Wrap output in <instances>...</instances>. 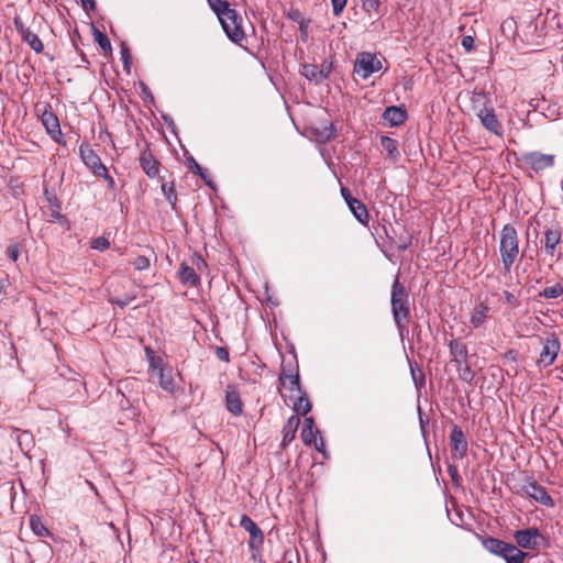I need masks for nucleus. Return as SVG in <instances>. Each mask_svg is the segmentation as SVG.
Masks as SVG:
<instances>
[{
	"label": "nucleus",
	"mask_w": 563,
	"mask_h": 563,
	"mask_svg": "<svg viewBox=\"0 0 563 563\" xmlns=\"http://www.w3.org/2000/svg\"><path fill=\"white\" fill-rule=\"evenodd\" d=\"M499 254L505 273H510L519 255V236L516 228L507 223L499 234Z\"/></svg>",
	"instance_id": "nucleus-1"
},
{
	"label": "nucleus",
	"mask_w": 563,
	"mask_h": 563,
	"mask_svg": "<svg viewBox=\"0 0 563 563\" xmlns=\"http://www.w3.org/2000/svg\"><path fill=\"white\" fill-rule=\"evenodd\" d=\"M482 545L490 554L504 559L506 563H523L529 558V553L520 550L516 544L497 538L486 537L482 540Z\"/></svg>",
	"instance_id": "nucleus-2"
},
{
	"label": "nucleus",
	"mask_w": 563,
	"mask_h": 563,
	"mask_svg": "<svg viewBox=\"0 0 563 563\" xmlns=\"http://www.w3.org/2000/svg\"><path fill=\"white\" fill-rule=\"evenodd\" d=\"M391 310L398 331L402 334L406 329V322L409 319L410 309L408 292L398 277L395 278L391 287Z\"/></svg>",
	"instance_id": "nucleus-3"
},
{
	"label": "nucleus",
	"mask_w": 563,
	"mask_h": 563,
	"mask_svg": "<svg viewBox=\"0 0 563 563\" xmlns=\"http://www.w3.org/2000/svg\"><path fill=\"white\" fill-rule=\"evenodd\" d=\"M514 540L520 550L538 551L547 543L545 537L536 527L516 530Z\"/></svg>",
	"instance_id": "nucleus-4"
},
{
	"label": "nucleus",
	"mask_w": 563,
	"mask_h": 563,
	"mask_svg": "<svg viewBox=\"0 0 563 563\" xmlns=\"http://www.w3.org/2000/svg\"><path fill=\"white\" fill-rule=\"evenodd\" d=\"M542 345L537 365L539 367H548L554 363L561 349V343L556 334L549 333L540 339Z\"/></svg>",
	"instance_id": "nucleus-5"
},
{
	"label": "nucleus",
	"mask_w": 563,
	"mask_h": 563,
	"mask_svg": "<svg viewBox=\"0 0 563 563\" xmlns=\"http://www.w3.org/2000/svg\"><path fill=\"white\" fill-rule=\"evenodd\" d=\"M474 111L479 119L482 125L490 133L501 137L504 135V126L498 120L494 108L483 104L481 107L474 104Z\"/></svg>",
	"instance_id": "nucleus-6"
},
{
	"label": "nucleus",
	"mask_w": 563,
	"mask_h": 563,
	"mask_svg": "<svg viewBox=\"0 0 563 563\" xmlns=\"http://www.w3.org/2000/svg\"><path fill=\"white\" fill-rule=\"evenodd\" d=\"M521 162L533 172L540 173L554 166L555 156L539 151H532L523 153L521 155Z\"/></svg>",
	"instance_id": "nucleus-7"
},
{
	"label": "nucleus",
	"mask_w": 563,
	"mask_h": 563,
	"mask_svg": "<svg viewBox=\"0 0 563 563\" xmlns=\"http://www.w3.org/2000/svg\"><path fill=\"white\" fill-rule=\"evenodd\" d=\"M223 31L228 37L240 44L245 38V33L242 27V18L235 10H232L228 15L220 20Z\"/></svg>",
	"instance_id": "nucleus-8"
},
{
	"label": "nucleus",
	"mask_w": 563,
	"mask_h": 563,
	"mask_svg": "<svg viewBox=\"0 0 563 563\" xmlns=\"http://www.w3.org/2000/svg\"><path fill=\"white\" fill-rule=\"evenodd\" d=\"M382 68V63L376 55L367 52L360 53L354 63V73L363 79L368 78L372 74Z\"/></svg>",
	"instance_id": "nucleus-9"
},
{
	"label": "nucleus",
	"mask_w": 563,
	"mask_h": 563,
	"mask_svg": "<svg viewBox=\"0 0 563 563\" xmlns=\"http://www.w3.org/2000/svg\"><path fill=\"white\" fill-rule=\"evenodd\" d=\"M521 492L543 506H554V500L547 492L545 487L539 485L534 481H529L526 484H523L521 486Z\"/></svg>",
	"instance_id": "nucleus-10"
},
{
	"label": "nucleus",
	"mask_w": 563,
	"mask_h": 563,
	"mask_svg": "<svg viewBox=\"0 0 563 563\" xmlns=\"http://www.w3.org/2000/svg\"><path fill=\"white\" fill-rule=\"evenodd\" d=\"M79 155L87 168L96 176L106 167L96 151L87 143L79 145Z\"/></svg>",
	"instance_id": "nucleus-11"
},
{
	"label": "nucleus",
	"mask_w": 563,
	"mask_h": 563,
	"mask_svg": "<svg viewBox=\"0 0 563 563\" xmlns=\"http://www.w3.org/2000/svg\"><path fill=\"white\" fill-rule=\"evenodd\" d=\"M240 526L250 533L249 547L251 550H260L264 543V533L260 527L247 515H243Z\"/></svg>",
	"instance_id": "nucleus-12"
},
{
	"label": "nucleus",
	"mask_w": 563,
	"mask_h": 563,
	"mask_svg": "<svg viewBox=\"0 0 563 563\" xmlns=\"http://www.w3.org/2000/svg\"><path fill=\"white\" fill-rule=\"evenodd\" d=\"M41 121L47 134L51 135L53 140L57 141L62 136L59 120L48 103L44 107L41 114Z\"/></svg>",
	"instance_id": "nucleus-13"
},
{
	"label": "nucleus",
	"mask_w": 563,
	"mask_h": 563,
	"mask_svg": "<svg viewBox=\"0 0 563 563\" xmlns=\"http://www.w3.org/2000/svg\"><path fill=\"white\" fill-rule=\"evenodd\" d=\"M332 65L330 63L323 62L320 66L314 64H305L302 65L301 74L310 81H314L319 84L328 78L331 73Z\"/></svg>",
	"instance_id": "nucleus-14"
},
{
	"label": "nucleus",
	"mask_w": 563,
	"mask_h": 563,
	"mask_svg": "<svg viewBox=\"0 0 563 563\" xmlns=\"http://www.w3.org/2000/svg\"><path fill=\"white\" fill-rule=\"evenodd\" d=\"M450 446L455 457L463 459L467 453V440L463 430L454 426L450 433Z\"/></svg>",
	"instance_id": "nucleus-15"
},
{
	"label": "nucleus",
	"mask_w": 563,
	"mask_h": 563,
	"mask_svg": "<svg viewBox=\"0 0 563 563\" xmlns=\"http://www.w3.org/2000/svg\"><path fill=\"white\" fill-rule=\"evenodd\" d=\"M14 26L16 31L21 34L22 40L30 45V47L36 52L42 53L44 49V44L41 41V38L32 32L29 27H26L21 19L15 18L14 19Z\"/></svg>",
	"instance_id": "nucleus-16"
},
{
	"label": "nucleus",
	"mask_w": 563,
	"mask_h": 563,
	"mask_svg": "<svg viewBox=\"0 0 563 563\" xmlns=\"http://www.w3.org/2000/svg\"><path fill=\"white\" fill-rule=\"evenodd\" d=\"M140 165L150 178L156 177L159 173V162L155 158L148 146L141 153Z\"/></svg>",
	"instance_id": "nucleus-17"
},
{
	"label": "nucleus",
	"mask_w": 563,
	"mask_h": 563,
	"mask_svg": "<svg viewBox=\"0 0 563 563\" xmlns=\"http://www.w3.org/2000/svg\"><path fill=\"white\" fill-rule=\"evenodd\" d=\"M225 405L228 411L233 416H240L243 412V402L240 393L235 386L229 385L225 391Z\"/></svg>",
	"instance_id": "nucleus-18"
},
{
	"label": "nucleus",
	"mask_w": 563,
	"mask_h": 563,
	"mask_svg": "<svg viewBox=\"0 0 563 563\" xmlns=\"http://www.w3.org/2000/svg\"><path fill=\"white\" fill-rule=\"evenodd\" d=\"M562 230L559 225L549 228L544 232V251L548 255L553 256L556 246L560 244Z\"/></svg>",
	"instance_id": "nucleus-19"
},
{
	"label": "nucleus",
	"mask_w": 563,
	"mask_h": 563,
	"mask_svg": "<svg viewBox=\"0 0 563 563\" xmlns=\"http://www.w3.org/2000/svg\"><path fill=\"white\" fill-rule=\"evenodd\" d=\"M490 307L486 301H479L474 306L470 322L474 329L481 328L489 317Z\"/></svg>",
	"instance_id": "nucleus-20"
},
{
	"label": "nucleus",
	"mask_w": 563,
	"mask_h": 563,
	"mask_svg": "<svg viewBox=\"0 0 563 563\" xmlns=\"http://www.w3.org/2000/svg\"><path fill=\"white\" fill-rule=\"evenodd\" d=\"M299 424L300 418L297 415H292L288 418L283 428V439L280 442L282 449H286L295 439Z\"/></svg>",
	"instance_id": "nucleus-21"
},
{
	"label": "nucleus",
	"mask_w": 563,
	"mask_h": 563,
	"mask_svg": "<svg viewBox=\"0 0 563 563\" xmlns=\"http://www.w3.org/2000/svg\"><path fill=\"white\" fill-rule=\"evenodd\" d=\"M451 361L455 364L463 365L467 361L468 350L464 342L460 340H451L449 343Z\"/></svg>",
	"instance_id": "nucleus-22"
},
{
	"label": "nucleus",
	"mask_w": 563,
	"mask_h": 563,
	"mask_svg": "<svg viewBox=\"0 0 563 563\" xmlns=\"http://www.w3.org/2000/svg\"><path fill=\"white\" fill-rule=\"evenodd\" d=\"M383 119L390 125V126H399L407 120V112L406 110L399 108V107H388L383 113Z\"/></svg>",
	"instance_id": "nucleus-23"
},
{
	"label": "nucleus",
	"mask_w": 563,
	"mask_h": 563,
	"mask_svg": "<svg viewBox=\"0 0 563 563\" xmlns=\"http://www.w3.org/2000/svg\"><path fill=\"white\" fill-rule=\"evenodd\" d=\"M179 279L181 284L196 287L199 285L200 278L197 275L194 267L187 265L185 262L180 264L179 271H178Z\"/></svg>",
	"instance_id": "nucleus-24"
},
{
	"label": "nucleus",
	"mask_w": 563,
	"mask_h": 563,
	"mask_svg": "<svg viewBox=\"0 0 563 563\" xmlns=\"http://www.w3.org/2000/svg\"><path fill=\"white\" fill-rule=\"evenodd\" d=\"M159 386L167 393L173 394L176 390V383L170 367L161 366L158 368Z\"/></svg>",
	"instance_id": "nucleus-25"
},
{
	"label": "nucleus",
	"mask_w": 563,
	"mask_h": 563,
	"mask_svg": "<svg viewBox=\"0 0 563 563\" xmlns=\"http://www.w3.org/2000/svg\"><path fill=\"white\" fill-rule=\"evenodd\" d=\"M353 216L364 225L368 224L369 213L366 206L360 201L358 199L352 200L351 203L347 205Z\"/></svg>",
	"instance_id": "nucleus-26"
},
{
	"label": "nucleus",
	"mask_w": 563,
	"mask_h": 563,
	"mask_svg": "<svg viewBox=\"0 0 563 563\" xmlns=\"http://www.w3.org/2000/svg\"><path fill=\"white\" fill-rule=\"evenodd\" d=\"M279 382L284 387L288 388L290 391L297 393V394L301 393L300 379H299L298 373L286 374L285 369H284L279 376Z\"/></svg>",
	"instance_id": "nucleus-27"
},
{
	"label": "nucleus",
	"mask_w": 563,
	"mask_h": 563,
	"mask_svg": "<svg viewBox=\"0 0 563 563\" xmlns=\"http://www.w3.org/2000/svg\"><path fill=\"white\" fill-rule=\"evenodd\" d=\"M292 408L298 417L299 415L306 416L311 410V402L306 393L301 390L300 394H297V399L294 401Z\"/></svg>",
	"instance_id": "nucleus-28"
},
{
	"label": "nucleus",
	"mask_w": 563,
	"mask_h": 563,
	"mask_svg": "<svg viewBox=\"0 0 563 563\" xmlns=\"http://www.w3.org/2000/svg\"><path fill=\"white\" fill-rule=\"evenodd\" d=\"M380 145L387 153L388 157L396 161L399 157L398 142L389 136L380 137Z\"/></svg>",
	"instance_id": "nucleus-29"
},
{
	"label": "nucleus",
	"mask_w": 563,
	"mask_h": 563,
	"mask_svg": "<svg viewBox=\"0 0 563 563\" xmlns=\"http://www.w3.org/2000/svg\"><path fill=\"white\" fill-rule=\"evenodd\" d=\"M208 3L211 10L217 14L219 21L233 10L230 8L229 2L224 0H208Z\"/></svg>",
	"instance_id": "nucleus-30"
},
{
	"label": "nucleus",
	"mask_w": 563,
	"mask_h": 563,
	"mask_svg": "<svg viewBox=\"0 0 563 563\" xmlns=\"http://www.w3.org/2000/svg\"><path fill=\"white\" fill-rule=\"evenodd\" d=\"M563 295V285L556 283L555 285L548 286L539 292V296L544 299H556Z\"/></svg>",
	"instance_id": "nucleus-31"
},
{
	"label": "nucleus",
	"mask_w": 563,
	"mask_h": 563,
	"mask_svg": "<svg viewBox=\"0 0 563 563\" xmlns=\"http://www.w3.org/2000/svg\"><path fill=\"white\" fill-rule=\"evenodd\" d=\"M30 527L32 531L38 537H46L49 534L48 529L43 523L42 519L37 516L30 517Z\"/></svg>",
	"instance_id": "nucleus-32"
},
{
	"label": "nucleus",
	"mask_w": 563,
	"mask_h": 563,
	"mask_svg": "<svg viewBox=\"0 0 563 563\" xmlns=\"http://www.w3.org/2000/svg\"><path fill=\"white\" fill-rule=\"evenodd\" d=\"M300 437L306 445H312L317 444V439L321 435L319 430H314L312 428H302Z\"/></svg>",
	"instance_id": "nucleus-33"
},
{
	"label": "nucleus",
	"mask_w": 563,
	"mask_h": 563,
	"mask_svg": "<svg viewBox=\"0 0 563 563\" xmlns=\"http://www.w3.org/2000/svg\"><path fill=\"white\" fill-rule=\"evenodd\" d=\"M162 191L166 199L168 200V202L172 205L173 209H175L177 202V194L175 190L174 183L162 184Z\"/></svg>",
	"instance_id": "nucleus-34"
},
{
	"label": "nucleus",
	"mask_w": 563,
	"mask_h": 563,
	"mask_svg": "<svg viewBox=\"0 0 563 563\" xmlns=\"http://www.w3.org/2000/svg\"><path fill=\"white\" fill-rule=\"evenodd\" d=\"M456 371L460 379H462L463 382L471 383L475 377V373L467 364V361L463 365L456 364Z\"/></svg>",
	"instance_id": "nucleus-35"
},
{
	"label": "nucleus",
	"mask_w": 563,
	"mask_h": 563,
	"mask_svg": "<svg viewBox=\"0 0 563 563\" xmlns=\"http://www.w3.org/2000/svg\"><path fill=\"white\" fill-rule=\"evenodd\" d=\"M410 372H411L412 380H413L416 387L417 388L423 387L424 383H426V377H424L422 369L420 367H418L417 364H415V365L410 364Z\"/></svg>",
	"instance_id": "nucleus-36"
},
{
	"label": "nucleus",
	"mask_w": 563,
	"mask_h": 563,
	"mask_svg": "<svg viewBox=\"0 0 563 563\" xmlns=\"http://www.w3.org/2000/svg\"><path fill=\"white\" fill-rule=\"evenodd\" d=\"M95 36H96V42L98 43L100 48L103 51V53H106V54L110 53L111 44H110L109 37L104 33L100 32L99 30H95Z\"/></svg>",
	"instance_id": "nucleus-37"
},
{
	"label": "nucleus",
	"mask_w": 563,
	"mask_h": 563,
	"mask_svg": "<svg viewBox=\"0 0 563 563\" xmlns=\"http://www.w3.org/2000/svg\"><path fill=\"white\" fill-rule=\"evenodd\" d=\"M91 249L103 252L110 247V242L104 236H98L91 240Z\"/></svg>",
	"instance_id": "nucleus-38"
},
{
	"label": "nucleus",
	"mask_w": 563,
	"mask_h": 563,
	"mask_svg": "<svg viewBox=\"0 0 563 563\" xmlns=\"http://www.w3.org/2000/svg\"><path fill=\"white\" fill-rule=\"evenodd\" d=\"M136 271H145L150 267V258L145 255H137L132 262Z\"/></svg>",
	"instance_id": "nucleus-39"
},
{
	"label": "nucleus",
	"mask_w": 563,
	"mask_h": 563,
	"mask_svg": "<svg viewBox=\"0 0 563 563\" xmlns=\"http://www.w3.org/2000/svg\"><path fill=\"white\" fill-rule=\"evenodd\" d=\"M362 8L367 13H378L380 1L379 0H361Z\"/></svg>",
	"instance_id": "nucleus-40"
},
{
	"label": "nucleus",
	"mask_w": 563,
	"mask_h": 563,
	"mask_svg": "<svg viewBox=\"0 0 563 563\" xmlns=\"http://www.w3.org/2000/svg\"><path fill=\"white\" fill-rule=\"evenodd\" d=\"M332 4L333 14L340 16L346 5L347 0H330Z\"/></svg>",
	"instance_id": "nucleus-41"
},
{
	"label": "nucleus",
	"mask_w": 563,
	"mask_h": 563,
	"mask_svg": "<svg viewBox=\"0 0 563 563\" xmlns=\"http://www.w3.org/2000/svg\"><path fill=\"white\" fill-rule=\"evenodd\" d=\"M96 176H97V177H101V178H103V179L107 181L108 187H109L110 189H112V190H114V189H115V181H114L113 177H112V176H110V174H109V172H108L107 167H104V168H103V170H100V175H96Z\"/></svg>",
	"instance_id": "nucleus-42"
},
{
	"label": "nucleus",
	"mask_w": 563,
	"mask_h": 563,
	"mask_svg": "<svg viewBox=\"0 0 563 563\" xmlns=\"http://www.w3.org/2000/svg\"><path fill=\"white\" fill-rule=\"evenodd\" d=\"M7 253L13 262H16L20 255L19 245L16 243L10 244L7 249Z\"/></svg>",
	"instance_id": "nucleus-43"
},
{
	"label": "nucleus",
	"mask_w": 563,
	"mask_h": 563,
	"mask_svg": "<svg viewBox=\"0 0 563 563\" xmlns=\"http://www.w3.org/2000/svg\"><path fill=\"white\" fill-rule=\"evenodd\" d=\"M461 44L466 52H471L474 48V37L465 35L463 36Z\"/></svg>",
	"instance_id": "nucleus-44"
},
{
	"label": "nucleus",
	"mask_w": 563,
	"mask_h": 563,
	"mask_svg": "<svg viewBox=\"0 0 563 563\" xmlns=\"http://www.w3.org/2000/svg\"><path fill=\"white\" fill-rule=\"evenodd\" d=\"M216 355L222 362H229L230 361L229 352H228V350L225 347H218L217 351H216Z\"/></svg>",
	"instance_id": "nucleus-45"
},
{
	"label": "nucleus",
	"mask_w": 563,
	"mask_h": 563,
	"mask_svg": "<svg viewBox=\"0 0 563 563\" xmlns=\"http://www.w3.org/2000/svg\"><path fill=\"white\" fill-rule=\"evenodd\" d=\"M341 195L342 197L344 198L345 202L349 205L352 202V200H355L356 198H354L352 195H351V191L345 188V187H342L341 188Z\"/></svg>",
	"instance_id": "nucleus-46"
},
{
	"label": "nucleus",
	"mask_w": 563,
	"mask_h": 563,
	"mask_svg": "<svg viewBox=\"0 0 563 563\" xmlns=\"http://www.w3.org/2000/svg\"><path fill=\"white\" fill-rule=\"evenodd\" d=\"M504 296L508 303L514 305V306H516L518 303L517 297L512 292L505 290Z\"/></svg>",
	"instance_id": "nucleus-47"
},
{
	"label": "nucleus",
	"mask_w": 563,
	"mask_h": 563,
	"mask_svg": "<svg viewBox=\"0 0 563 563\" xmlns=\"http://www.w3.org/2000/svg\"><path fill=\"white\" fill-rule=\"evenodd\" d=\"M312 445L316 448V450H318L319 452H321V453L325 454V451H324V441H323V439H322L321 437H319V438L317 439V444H312Z\"/></svg>",
	"instance_id": "nucleus-48"
},
{
	"label": "nucleus",
	"mask_w": 563,
	"mask_h": 563,
	"mask_svg": "<svg viewBox=\"0 0 563 563\" xmlns=\"http://www.w3.org/2000/svg\"><path fill=\"white\" fill-rule=\"evenodd\" d=\"M192 264H196L198 268H200V265L207 266L205 260L199 255H195L192 257Z\"/></svg>",
	"instance_id": "nucleus-49"
},
{
	"label": "nucleus",
	"mask_w": 563,
	"mask_h": 563,
	"mask_svg": "<svg viewBox=\"0 0 563 563\" xmlns=\"http://www.w3.org/2000/svg\"><path fill=\"white\" fill-rule=\"evenodd\" d=\"M191 169H192V172L203 176L201 166L196 161H194V159H192V167H191Z\"/></svg>",
	"instance_id": "nucleus-50"
},
{
	"label": "nucleus",
	"mask_w": 563,
	"mask_h": 563,
	"mask_svg": "<svg viewBox=\"0 0 563 563\" xmlns=\"http://www.w3.org/2000/svg\"><path fill=\"white\" fill-rule=\"evenodd\" d=\"M303 428H312V429H314L313 418H311V417L305 418Z\"/></svg>",
	"instance_id": "nucleus-51"
},
{
	"label": "nucleus",
	"mask_w": 563,
	"mask_h": 563,
	"mask_svg": "<svg viewBox=\"0 0 563 563\" xmlns=\"http://www.w3.org/2000/svg\"><path fill=\"white\" fill-rule=\"evenodd\" d=\"M130 301H131V299H124V300L117 299V300H113V302L119 305L120 307H125L126 305L130 303Z\"/></svg>",
	"instance_id": "nucleus-52"
},
{
	"label": "nucleus",
	"mask_w": 563,
	"mask_h": 563,
	"mask_svg": "<svg viewBox=\"0 0 563 563\" xmlns=\"http://www.w3.org/2000/svg\"><path fill=\"white\" fill-rule=\"evenodd\" d=\"M122 58H123L124 64L126 66L128 65V59H129V51L125 47L122 48Z\"/></svg>",
	"instance_id": "nucleus-53"
},
{
	"label": "nucleus",
	"mask_w": 563,
	"mask_h": 563,
	"mask_svg": "<svg viewBox=\"0 0 563 563\" xmlns=\"http://www.w3.org/2000/svg\"><path fill=\"white\" fill-rule=\"evenodd\" d=\"M81 1L85 4V7H87V4H89L90 8L95 7V1L93 0H81Z\"/></svg>",
	"instance_id": "nucleus-54"
}]
</instances>
